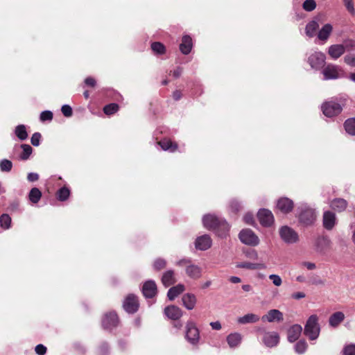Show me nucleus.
<instances>
[{
    "mask_svg": "<svg viewBox=\"0 0 355 355\" xmlns=\"http://www.w3.org/2000/svg\"><path fill=\"white\" fill-rule=\"evenodd\" d=\"M347 101V98L345 94L331 98L322 104V113L327 117H333L339 114L346 105Z\"/></svg>",
    "mask_w": 355,
    "mask_h": 355,
    "instance_id": "nucleus-1",
    "label": "nucleus"
},
{
    "mask_svg": "<svg viewBox=\"0 0 355 355\" xmlns=\"http://www.w3.org/2000/svg\"><path fill=\"white\" fill-rule=\"evenodd\" d=\"M202 223L207 229L215 231L217 235L221 238L225 237L228 234L230 226L227 221L222 218L207 214L204 216Z\"/></svg>",
    "mask_w": 355,
    "mask_h": 355,
    "instance_id": "nucleus-2",
    "label": "nucleus"
},
{
    "mask_svg": "<svg viewBox=\"0 0 355 355\" xmlns=\"http://www.w3.org/2000/svg\"><path fill=\"white\" fill-rule=\"evenodd\" d=\"M320 332V327L318 324V317L316 315H311L306 321L304 334L311 340H314L318 338Z\"/></svg>",
    "mask_w": 355,
    "mask_h": 355,
    "instance_id": "nucleus-3",
    "label": "nucleus"
},
{
    "mask_svg": "<svg viewBox=\"0 0 355 355\" xmlns=\"http://www.w3.org/2000/svg\"><path fill=\"white\" fill-rule=\"evenodd\" d=\"M331 245L332 242L328 236L320 235L314 240L313 249L317 254L325 256L331 250Z\"/></svg>",
    "mask_w": 355,
    "mask_h": 355,
    "instance_id": "nucleus-4",
    "label": "nucleus"
},
{
    "mask_svg": "<svg viewBox=\"0 0 355 355\" xmlns=\"http://www.w3.org/2000/svg\"><path fill=\"white\" fill-rule=\"evenodd\" d=\"M300 208L301 209L299 214L300 222L305 226L311 225L316 219L315 210L306 205H302Z\"/></svg>",
    "mask_w": 355,
    "mask_h": 355,
    "instance_id": "nucleus-5",
    "label": "nucleus"
},
{
    "mask_svg": "<svg viewBox=\"0 0 355 355\" xmlns=\"http://www.w3.org/2000/svg\"><path fill=\"white\" fill-rule=\"evenodd\" d=\"M185 338L193 345H196L200 340V331L196 323L189 320L187 322L185 327Z\"/></svg>",
    "mask_w": 355,
    "mask_h": 355,
    "instance_id": "nucleus-6",
    "label": "nucleus"
},
{
    "mask_svg": "<svg viewBox=\"0 0 355 355\" xmlns=\"http://www.w3.org/2000/svg\"><path fill=\"white\" fill-rule=\"evenodd\" d=\"M241 242L249 246H257L259 244L258 236L250 229H243L239 234Z\"/></svg>",
    "mask_w": 355,
    "mask_h": 355,
    "instance_id": "nucleus-7",
    "label": "nucleus"
},
{
    "mask_svg": "<svg viewBox=\"0 0 355 355\" xmlns=\"http://www.w3.org/2000/svg\"><path fill=\"white\" fill-rule=\"evenodd\" d=\"M325 60L324 53L321 51H315L308 57L307 62L312 69L319 70L324 66Z\"/></svg>",
    "mask_w": 355,
    "mask_h": 355,
    "instance_id": "nucleus-8",
    "label": "nucleus"
},
{
    "mask_svg": "<svg viewBox=\"0 0 355 355\" xmlns=\"http://www.w3.org/2000/svg\"><path fill=\"white\" fill-rule=\"evenodd\" d=\"M281 239L288 244L295 243L299 240L298 234L288 226H283L279 230Z\"/></svg>",
    "mask_w": 355,
    "mask_h": 355,
    "instance_id": "nucleus-9",
    "label": "nucleus"
},
{
    "mask_svg": "<svg viewBox=\"0 0 355 355\" xmlns=\"http://www.w3.org/2000/svg\"><path fill=\"white\" fill-rule=\"evenodd\" d=\"M257 218L261 225L264 227H270L274 223L272 213L266 209H261L257 213Z\"/></svg>",
    "mask_w": 355,
    "mask_h": 355,
    "instance_id": "nucleus-10",
    "label": "nucleus"
},
{
    "mask_svg": "<svg viewBox=\"0 0 355 355\" xmlns=\"http://www.w3.org/2000/svg\"><path fill=\"white\" fill-rule=\"evenodd\" d=\"M342 72L340 68L338 66L334 64H328L322 70V74L324 75V80L337 79L340 77V73Z\"/></svg>",
    "mask_w": 355,
    "mask_h": 355,
    "instance_id": "nucleus-11",
    "label": "nucleus"
},
{
    "mask_svg": "<svg viewBox=\"0 0 355 355\" xmlns=\"http://www.w3.org/2000/svg\"><path fill=\"white\" fill-rule=\"evenodd\" d=\"M123 308L129 313H134L138 310L139 302L137 297L133 295L130 294L125 298L123 302Z\"/></svg>",
    "mask_w": 355,
    "mask_h": 355,
    "instance_id": "nucleus-12",
    "label": "nucleus"
},
{
    "mask_svg": "<svg viewBox=\"0 0 355 355\" xmlns=\"http://www.w3.org/2000/svg\"><path fill=\"white\" fill-rule=\"evenodd\" d=\"M118 322L119 320L116 313L115 312H110L105 314L102 320V325L104 329H109L116 327Z\"/></svg>",
    "mask_w": 355,
    "mask_h": 355,
    "instance_id": "nucleus-13",
    "label": "nucleus"
},
{
    "mask_svg": "<svg viewBox=\"0 0 355 355\" xmlns=\"http://www.w3.org/2000/svg\"><path fill=\"white\" fill-rule=\"evenodd\" d=\"M337 222L336 214L330 211H326L323 214L322 223L324 227L327 230H331Z\"/></svg>",
    "mask_w": 355,
    "mask_h": 355,
    "instance_id": "nucleus-14",
    "label": "nucleus"
},
{
    "mask_svg": "<svg viewBox=\"0 0 355 355\" xmlns=\"http://www.w3.org/2000/svg\"><path fill=\"white\" fill-rule=\"evenodd\" d=\"M263 342L268 347H275L279 342V334L275 331L266 332L263 337Z\"/></svg>",
    "mask_w": 355,
    "mask_h": 355,
    "instance_id": "nucleus-15",
    "label": "nucleus"
},
{
    "mask_svg": "<svg viewBox=\"0 0 355 355\" xmlns=\"http://www.w3.org/2000/svg\"><path fill=\"white\" fill-rule=\"evenodd\" d=\"M277 208L284 214H288L293 210V202L288 198H281L277 200Z\"/></svg>",
    "mask_w": 355,
    "mask_h": 355,
    "instance_id": "nucleus-16",
    "label": "nucleus"
},
{
    "mask_svg": "<svg viewBox=\"0 0 355 355\" xmlns=\"http://www.w3.org/2000/svg\"><path fill=\"white\" fill-rule=\"evenodd\" d=\"M185 272L187 275L193 279H198L202 275V268L192 263L187 266Z\"/></svg>",
    "mask_w": 355,
    "mask_h": 355,
    "instance_id": "nucleus-17",
    "label": "nucleus"
},
{
    "mask_svg": "<svg viewBox=\"0 0 355 355\" xmlns=\"http://www.w3.org/2000/svg\"><path fill=\"white\" fill-rule=\"evenodd\" d=\"M142 293L146 298H152L157 293V285L153 280L146 282L142 287Z\"/></svg>",
    "mask_w": 355,
    "mask_h": 355,
    "instance_id": "nucleus-18",
    "label": "nucleus"
},
{
    "mask_svg": "<svg viewBox=\"0 0 355 355\" xmlns=\"http://www.w3.org/2000/svg\"><path fill=\"white\" fill-rule=\"evenodd\" d=\"M261 320L269 322H281L284 320L283 313L277 309H271L262 316Z\"/></svg>",
    "mask_w": 355,
    "mask_h": 355,
    "instance_id": "nucleus-19",
    "label": "nucleus"
},
{
    "mask_svg": "<svg viewBox=\"0 0 355 355\" xmlns=\"http://www.w3.org/2000/svg\"><path fill=\"white\" fill-rule=\"evenodd\" d=\"M211 245V239L207 234L202 235L196 239L195 247L200 250H206Z\"/></svg>",
    "mask_w": 355,
    "mask_h": 355,
    "instance_id": "nucleus-20",
    "label": "nucleus"
},
{
    "mask_svg": "<svg viewBox=\"0 0 355 355\" xmlns=\"http://www.w3.org/2000/svg\"><path fill=\"white\" fill-rule=\"evenodd\" d=\"M164 314L168 318L176 320L182 317V311L175 305H171L164 309Z\"/></svg>",
    "mask_w": 355,
    "mask_h": 355,
    "instance_id": "nucleus-21",
    "label": "nucleus"
},
{
    "mask_svg": "<svg viewBox=\"0 0 355 355\" xmlns=\"http://www.w3.org/2000/svg\"><path fill=\"white\" fill-rule=\"evenodd\" d=\"M345 52V47L343 44H332L328 49V54L334 59L337 60Z\"/></svg>",
    "mask_w": 355,
    "mask_h": 355,
    "instance_id": "nucleus-22",
    "label": "nucleus"
},
{
    "mask_svg": "<svg viewBox=\"0 0 355 355\" xmlns=\"http://www.w3.org/2000/svg\"><path fill=\"white\" fill-rule=\"evenodd\" d=\"M182 302L183 306L187 310H192L196 306V304L197 302V299L194 294L187 293L182 295Z\"/></svg>",
    "mask_w": 355,
    "mask_h": 355,
    "instance_id": "nucleus-23",
    "label": "nucleus"
},
{
    "mask_svg": "<svg viewBox=\"0 0 355 355\" xmlns=\"http://www.w3.org/2000/svg\"><path fill=\"white\" fill-rule=\"evenodd\" d=\"M236 266L239 268L248 270H264L267 268V266L264 263H251L248 261L237 263Z\"/></svg>",
    "mask_w": 355,
    "mask_h": 355,
    "instance_id": "nucleus-24",
    "label": "nucleus"
},
{
    "mask_svg": "<svg viewBox=\"0 0 355 355\" xmlns=\"http://www.w3.org/2000/svg\"><path fill=\"white\" fill-rule=\"evenodd\" d=\"M302 331V327L300 324H294L288 330V340L290 343L296 341Z\"/></svg>",
    "mask_w": 355,
    "mask_h": 355,
    "instance_id": "nucleus-25",
    "label": "nucleus"
},
{
    "mask_svg": "<svg viewBox=\"0 0 355 355\" xmlns=\"http://www.w3.org/2000/svg\"><path fill=\"white\" fill-rule=\"evenodd\" d=\"M185 290V286L182 284H179L175 286H173L169 288L167 293V297L169 300L173 301L180 294L183 293Z\"/></svg>",
    "mask_w": 355,
    "mask_h": 355,
    "instance_id": "nucleus-26",
    "label": "nucleus"
},
{
    "mask_svg": "<svg viewBox=\"0 0 355 355\" xmlns=\"http://www.w3.org/2000/svg\"><path fill=\"white\" fill-rule=\"evenodd\" d=\"M162 282L165 287H168L176 282L175 272L173 270L166 271L162 277Z\"/></svg>",
    "mask_w": 355,
    "mask_h": 355,
    "instance_id": "nucleus-27",
    "label": "nucleus"
},
{
    "mask_svg": "<svg viewBox=\"0 0 355 355\" xmlns=\"http://www.w3.org/2000/svg\"><path fill=\"white\" fill-rule=\"evenodd\" d=\"M242 340V336L239 333H232L227 337V342L230 348L239 347Z\"/></svg>",
    "mask_w": 355,
    "mask_h": 355,
    "instance_id": "nucleus-28",
    "label": "nucleus"
},
{
    "mask_svg": "<svg viewBox=\"0 0 355 355\" xmlns=\"http://www.w3.org/2000/svg\"><path fill=\"white\" fill-rule=\"evenodd\" d=\"M192 49V40L189 35H184L182 37V43L180 44V51L184 54H189Z\"/></svg>",
    "mask_w": 355,
    "mask_h": 355,
    "instance_id": "nucleus-29",
    "label": "nucleus"
},
{
    "mask_svg": "<svg viewBox=\"0 0 355 355\" xmlns=\"http://www.w3.org/2000/svg\"><path fill=\"white\" fill-rule=\"evenodd\" d=\"M319 24L317 20L313 19L309 21L305 28L306 35L309 37H313L316 35L319 28Z\"/></svg>",
    "mask_w": 355,
    "mask_h": 355,
    "instance_id": "nucleus-30",
    "label": "nucleus"
},
{
    "mask_svg": "<svg viewBox=\"0 0 355 355\" xmlns=\"http://www.w3.org/2000/svg\"><path fill=\"white\" fill-rule=\"evenodd\" d=\"M333 27L330 24H324L318 33V38L322 41H327L331 35Z\"/></svg>",
    "mask_w": 355,
    "mask_h": 355,
    "instance_id": "nucleus-31",
    "label": "nucleus"
},
{
    "mask_svg": "<svg viewBox=\"0 0 355 355\" xmlns=\"http://www.w3.org/2000/svg\"><path fill=\"white\" fill-rule=\"evenodd\" d=\"M347 206V201L343 198H336L333 200L330 204L331 208L338 212L344 211Z\"/></svg>",
    "mask_w": 355,
    "mask_h": 355,
    "instance_id": "nucleus-32",
    "label": "nucleus"
},
{
    "mask_svg": "<svg viewBox=\"0 0 355 355\" xmlns=\"http://www.w3.org/2000/svg\"><path fill=\"white\" fill-rule=\"evenodd\" d=\"M157 144L164 150H168L170 152H175L178 149V145L175 143H173L170 139H164L159 142Z\"/></svg>",
    "mask_w": 355,
    "mask_h": 355,
    "instance_id": "nucleus-33",
    "label": "nucleus"
},
{
    "mask_svg": "<svg viewBox=\"0 0 355 355\" xmlns=\"http://www.w3.org/2000/svg\"><path fill=\"white\" fill-rule=\"evenodd\" d=\"M345 319V315L341 311H337L333 313L329 320V325L336 327Z\"/></svg>",
    "mask_w": 355,
    "mask_h": 355,
    "instance_id": "nucleus-34",
    "label": "nucleus"
},
{
    "mask_svg": "<svg viewBox=\"0 0 355 355\" xmlns=\"http://www.w3.org/2000/svg\"><path fill=\"white\" fill-rule=\"evenodd\" d=\"M259 320V315L254 313H248L238 318V322L240 324L255 323Z\"/></svg>",
    "mask_w": 355,
    "mask_h": 355,
    "instance_id": "nucleus-35",
    "label": "nucleus"
},
{
    "mask_svg": "<svg viewBox=\"0 0 355 355\" xmlns=\"http://www.w3.org/2000/svg\"><path fill=\"white\" fill-rule=\"evenodd\" d=\"M15 134L21 141H24L28 138V132L24 125H17L15 129Z\"/></svg>",
    "mask_w": 355,
    "mask_h": 355,
    "instance_id": "nucleus-36",
    "label": "nucleus"
},
{
    "mask_svg": "<svg viewBox=\"0 0 355 355\" xmlns=\"http://www.w3.org/2000/svg\"><path fill=\"white\" fill-rule=\"evenodd\" d=\"M42 197V192L39 189L35 187L31 189L28 194V198L33 203H37L39 202Z\"/></svg>",
    "mask_w": 355,
    "mask_h": 355,
    "instance_id": "nucleus-37",
    "label": "nucleus"
},
{
    "mask_svg": "<svg viewBox=\"0 0 355 355\" xmlns=\"http://www.w3.org/2000/svg\"><path fill=\"white\" fill-rule=\"evenodd\" d=\"M21 148L22 153L19 155V159L21 160H27L32 154L33 148L28 144H21Z\"/></svg>",
    "mask_w": 355,
    "mask_h": 355,
    "instance_id": "nucleus-38",
    "label": "nucleus"
},
{
    "mask_svg": "<svg viewBox=\"0 0 355 355\" xmlns=\"http://www.w3.org/2000/svg\"><path fill=\"white\" fill-rule=\"evenodd\" d=\"M344 126L348 134L355 135V118L347 119L344 123Z\"/></svg>",
    "mask_w": 355,
    "mask_h": 355,
    "instance_id": "nucleus-39",
    "label": "nucleus"
},
{
    "mask_svg": "<svg viewBox=\"0 0 355 355\" xmlns=\"http://www.w3.org/2000/svg\"><path fill=\"white\" fill-rule=\"evenodd\" d=\"M151 49L155 53L158 55H162L166 51L164 45L159 42H153L151 44Z\"/></svg>",
    "mask_w": 355,
    "mask_h": 355,
    "instance_id": "nucleus-40",
    "label": "nucleus"
},
{
    "mask_svg": "<svg viewBox=\"0 0 355 355\" xmlns=\"http://www.w3.org/2000/svg\"><path fill=\"white\" fill-rule=\"evenodd\" d=\"M308 345L304 340H300L295 345V351L297 354H304L307 349Z\"/></svg>",
    "mask_w": 355,
    "mask_h": 355,
    "instance_id": "nucleus-41",
    "label": "nucleus"
},
{
    "mask_svg": "<svg viewBox=\"0 0 355 355\" xmlns=\"http://www.w3.org/2000/svg\"><path fill=\"white\" fill-rule=\"evenodd\" d=\"M70 191L68 188L64 187L60 189L57 193V198L60 201L66 200L69 196Z\"/></svg>",
    "mask_w": 355,
    "mask_h": 355,
    "instance_id": "nucleus-42",
    "label": "nucleus"
},
{
    "mask_svg": "<svg viewBox=\"0 0 355 355\" xmlns=\"http://www.w3.org/2000/svg\"><path fill=\"white\" fill-rule=\"evenodd\" d=\"M119 110V105L116 103H110L105 105L103 108L104 113L107 115H111L116 112Z\"/></svg>",
    "mask_w": 355,
    "mask_h": 355,
    "instance_id": "nucleus-43",
    "label": "nucleus"
},
{
    "mask_svg": "<svg viewBox=\"0 0 355 355\" xmlns=\"http://www.w3.org/2000/svg\"><path fill=\"white\" fill-rule=\"evenodd\" d=\"M302 8L307 12L313 11L316 8L315 0H306L302 4Z\"/></svg>",
    "mask_w": 355,
    "mask_h": 355,
    "instance_id": "nucleus-44",
    "label": "nucleus"
},
{
    "mask_svg": "<svg viewBox=\"0 0 355 355\" xmlns=\"http://www.w3.org/2000/svg\"><path fill=\"white\" fill-rule=\"evenodd\" d=\"M11 225V218L8 214H1V228L8 230Z\"/></svg>",
    "mask_w": 355,
    "mask_h": 355,
    "instance_id": "nucleus-45",
    "label": "nucleus"
},
{
    "mask_svg": "<svg viewBox=\"0 0 355 355\" xmlns=\"http://www.w3.org/2000/svg\"><path fill=\"white\" fill-rule=\"evenodd\" d=\"M12 168V163L11 161L4 159H1V169L3 172H10Z\"/></svg>",
    "mask_w": 355,
    "mask_h": 355,
    "instance_id": "nucleus-46",
    "label": "nucleus"
},
{
    "mask_svg": "<svg viewBox=\"0 0 355 355\" xmlns=\"http://www.w3.org/2000/svg\"><path fill=\"white\" fill-rule=\"evenodd\" d=\"M166 266V261L162 258L157 259L153 263V267L155 270H159L163 269Z\"/></svg>",
    "mask_w": 355,
    "mask_h": 355,
    "instance_id": "nucleus-47",
    "label": "nucleus"
},
{
    "mask_svg": "<svg viewBox=\"0 0 355 355\" xmlns=\"http://www.w3.org/2000/svg\"><path fill=\"white\" fill-rule=\"evenodd\" d=\"M347 10L352 15H355V8L353 0H342Z\"/></svg>",
    "mask_w": 355,
    "mask_h": 355,
    "instance_id": "nucleus-48",
    "label": "nucleus"
},
{
    "mask_svg": "<svg viewBox=\"0 0 355 355\" xmlns=\"http://www.w3.org/2000/svg\"><path fill=\"white\" fill-rule=\"evenodd\" d=\"M268 277L275 286H280L282 285V279L279 275L272 274L270 275Z\"/></svg>",
    "mask_w": 355,
    "mask_h": 355,
    "instance_id": "nucleus-49",
    "label": "nucleus"
},
{
    "mask_svg": "<svg viewBox=\"0 0 355 355\" xmlns=\"http://www.w3.org/2000/svg\"><path fill=\"white\" fill-rule=\"evenodd\" d=\"M40 119L42 121H51L53 119V113L51 111H43L40 114Z\"/></svg>",
    "mask_w": 355,
    "mask_h": 355,
    "instance_id": "nucleus-50",
    "label": "nucleus"
},
{
    "mask_svg": "<svg viewBox=\"0 0 355 355\" xmlns=\"http://www.w3.org/2000/svg\"><path fill=\"white\" fill-rule=\"evenodd\" d=\"M343 355H355V344H350L343 349Z\"/></svg>",
    "mask_w": 355,
    "mask_h": 355,
    "instance_id": "nucleus-51",
    "label": "nucleus"
},
{
    "mask_svg": "<svg viewBox=\"0 0 355 355\" xmlns=\"http://www.w3.org/2000/svg\"><path fill=\"white\" fill-rule=\"evenodd\" d=\"M230 207L232 211L236 213L241 209V205L236 200H232L230 202Z\"/></svg>",
    "mask_w": 355,
    "mask_h": 355,
    "instance_id": "nucleus-52",
    "label": "nucleus"
},
{
    "mask_svg": "<svg viewBox=\"0 0 355 355\" xmlns=\"http://www.w3.org/2000/svg\"><path fill=\"white\" fill-rule=\"evenodd\" d=\"M61 111H62V113L63 114V115L66 117H70L72 116V114H73L72 108L69 105H62V108H61Z\"/></svg>",
    "mask_w": 355,
    "mask_h": 355,
    "instance_id": "nucleus-53",
    "label": "nucleus"
},
{
    "mask_svg": "<svg viewBox=\"0 0 355 355\" xmlns=\"http://www.w3.org/2000/svg\"><path fill=\"white\" fill-rule=\"evenodd\" d=\"M40 139H41V134L39 132H35L32 135L31 139L32 145H33L34 146H38L40 145Z\"/></svg>",
    "mask_w": 355,
    "mask_h": 355,
    "instance_id": "nucleus-54",
    "label": "nucleus"
},
{
    "mask_svg": "<svg viewBox=\"0 0 355 355\" xmlns=\"http://www.w3.org/2000/svg\"><path fill=\"white\" fill-rule=\"evenodd\" d=\"M345 62L352 67H355V55L349 54L344 58Z\"/></svg>",
    "mask_w": 355,
    "mask_h": 355,
    "instance_id": "nucleus-55",
    "label": "nucleus"
},
{
    "mask_svg": "<svg viewBox=\"0 0 355 355\" xmlns=\"http://www.w3.org/2000/svg\"><path fill=\"white\" fill-rule=\"evenodd\" d=\"M244 222L248 225H253L254 223V216L251 213H247L243 216Z\"/></svg>",
    "mask_w": 355,
    "mask_h": 355,
    "instance_id": "nucleus-56",
    "label": "nucleus"
},
{
    "mask_svg": "<svg viewBox=\"0 0 355 355\" xmlns=\"http://www.w3.org/2000/svg\"><path fill=\"white\" fill-rule=\"evenodd\" d=\"M35 350L37 354L44 355L46 352V347L42 344H39L35 347Z\"/></svg>",
    "mask_w": 355,
    "mask_h": 355,
    "instance_id": "nucleus-57",
    "label": "nucleus"
},
{
    "mask_svg": "<svg viewBox=\"0 0 355 355\" xmlns=\"http://www.w3.org/2000/svg\"><path fill=\"white\" fill-rule=\"evenodd\" d=\"M191 260L190 259L184 258V259H182L178 261L175 263V265L178 266H185V267H187V265L191 264Z\"/></svg>",
    "mask_w": 355,
    "mask_h": 355,
    "instance_id": "nucleus-58",
    "label": "nucleus"
},
{
    "mask_svg": "<svg viewBox=\"0 0 355 355\" xmlns=\"http://www.w3.org/2000/svg\"><path fill=\"white\" fill-rule=\"evenodd\" d=\"M346 49H355V40H347L345 41V44H343Z\"/></svg>",
    "mask_w": 355,
    "mask_h": 355,
    "instance_id": "nucleus-59",
    "label": "nucleus"
},
{
    "mask_svg": "<svg viewBox=\"0 0 355 355\" xmlns=\"http://www.w3.org/2000/svg\"><path fill=\"white\" fill-rule=\"evenodd\" d=\"M39 179V175L36 173H29L27 175V180L29 182H35L38 180Z\"/></svg>",
    "mask_w": 355,
    "mask_h": 355,
    "instance_id": "nucleus-60",
    "label": "nucleus"
},
{
    "mask_svg": "<svg viewBox=\"0 0 355 355\" xmlns=\"http://www.w3.org/2000/svg\"><path fill=\"white\" fill-rule=\"evenodd\" d=\"M302 266L306 267L308 270H312L316 268V266L314 263L304 261L302 263Z\"/></svg>",
    "mask_w": 355,
    "mask_h": 355,
    "instance_id": "nucleus-61",
    "label": "nucleus"
},
{
    "mask_svg": "<svg viewBox=\"0 0 355 355\" xmlns=\"http://www.w3.org/2000/svg\"><path fill=\"white\" fill-rule=\"evenodd\" d=\"M85 83L88 86L94 87L96 85V80L92 77H87L85 80Z\"/></svg>",
    "mask_w": 355,
    "mask_h": 355,
    "instance_id": "nucleus-62",
    "label": "nucleus"
},
{
    "mask_svg": "<svg viewBox=\"0 0 355 355\" xmlns=\"http://www.w3.org/2000/svg\"><path fill=\"white\" fill-rule=\"evenodd\" d=\"M247 256L252 259H258V253L255 250H251L250 251H249L247 254Z\"/></svg>",
    "mask_w": 355,
    "mask_h": 355,
    "instance_id": "nucleus-63",
    "label": "nucleus"
},
{
    "mask_svg": "<svg viewBox=\"0 0 355 355\" xmlns=\"http://www.w3.org/2000/svg\"><path fill=\"white\" fill-rule=\"evenodd\" d=\"M305 294L303 292H297L292 294V297L295 300H300L305 297Z\"/></svg>",
    "mask_w": 355,
    "mask_h": 355,
    "instance_id": "nucleus-64",
    "label": "nucleus"
}]
</instances>
